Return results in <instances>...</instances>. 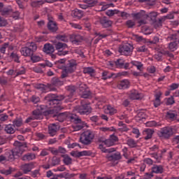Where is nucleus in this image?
Wrapping results in <instances>:
<instances>
[{
  "label": "nucleus",
  "mask_w": 179,
  "mask_h": 179,
  "mask_svg": "<svg viewBox=\"0 0 179 179\" xmlns=\"http://www.w3.org/2000/svg\"><path fill=\"white\" fill-rule=\"evenodd\" d=\"M142 93H140L139 91L136 90H132L130 92L129 99H131V100H140V99H142Z\"/></svg>",
  "instance_id": "nucleus-13"
},
{
  "label": "nucleus",
  "mask_w": 179,
  "mask_h": 179,
  "mask_svg": "<svg viewBox=\"0 0 179 179\" xmlns=\"http://www.w3.org/2000/svg\"><path fill=\"white\" fill-rule=\"evenodd\" d=\"M69 24L73 29H77L78 30H82V26L79 24L69 22Z\"/></svg>",
  "instance_id": "nucleus-53"
},
{
  "label": "nucleus",
  "mask_w": 179,
  "mask_h": 179,
  "mask_svg": "<svg viewBox=\"0 0 179 179\" xmlns=\"http://www.w3.org/2000/svg\"><path fill=\"white\" fill-rule=\"evenodd\" d=\"M127 143L128 146H129V148H138V141H136L132 138L128 139L127 141Z\"/></svg>",
  "instance_id": "nucleus-31"
},
{
  "label": "nucleus",
  "mask_w": 179,
  "mask_h": 179,
  "mask_svg": "<svg viewBox=\"0 0 179 179\" xmlns=\"http://www.w3.org/2000/svg\"><path fill=\"white\" fill-rule=\"evenodd\" d=\"M78 64L75 60H70L66 66L64 67L62 71L61 78L62 79L68 78L69 73H73L76 71V66Z\"/></svg>",
  "instance_id": "nucleus-3"
},
{
  "label": "nucleus",
  "mask_w": 179,
  "mask_h": 179,
  "mask_svg": "<svg viewBox=\"0 0 179 179\" xmlns=\"http://www.w3.org/2000/svg\"><path fill=\"white\" fill-rule=\"evenodd\" d=\"M137 117H138V118H139V120H145L146 119V115L143 112L138 113L137 115Z\"/></svg>",
  "instance_id": "nucleus-64"
},
{
  "label": "nucleus",
  "mask_w": 179,
  "mask_h": 179,
  "mask_svg": "<svg viewBox=\"0 0 179 179\" xmlns=\"http://www.w3.org/2000/svg\"><path fill=\"white\" fill-rule=\"evenodd\" d=\"M136 50L138 52H146V51H148V48H146L145 45H143L137 48Z\"/></svg>",
  "instance_id": "nucleus-56"
},
{
  "label": "nucleus",
  "mask_w": 179,
  "mask_h": 179,
  "mask_svg": "<svg viewBox=\"0 0 179 179\" xmlns=\"http://www.w3.org/2000/svg\"><path fill=\"white\" fill-rule=\"evenodd\" d=\"M71 16L74 17V19H82L83 17V12L78 9H75L71 12Z\"/></svg>",
  "instance_id": "nucleus-21"
},
{
  "label": "nucleus",
  "mask_w": 179,
  "mask_h": 179,
  "mask_svg": "<svg viewBox=\"0 0 179 179\" xmlns=\"http://www.w3.org/2000/svg\"><path fill=\"white\" fill-rule=\"evenodd\" d=\"M118 89L124 90L129 87V81L128 80H122L120 81L117 84Z\"/></svg>",
  "instance_id": "nucleus-20"
},
{
  "label": "nucleus",
  "mask_w": 179,
  "mask_h": 179,
  "mask_svg": "<svg viewBox=\"0 0 179 179\" xmlns=\"http://www.w3.org/2000/svg\"><path fill=\"white\" fill-rule=\"evenodd\" d=\"M61 163V159L57 157H53L52 159V166H58Z\"/></svg>",
  "instance_id": "nucleus-50"
},
{
  "label": "nucleus",
  "mask_w": 179,
  "mask_h": 179,
  "mask_svg": "<svg viewBox=\"0 0 179 179\" xmlns=\"http://www.w3.org/2000/svg\"><path fill=\"white\" fill-rule=\"evenodd\" d=\"M31 177L36 178L40 177V170H35L31 172Z\"/></svg>",
  "instance_id": "nucleus-55"
},
{
  "label": "nucleus",
  "mask_w": 179,
  "mask_h": 179,
  "mask_svg": "<svg viewBox=\"0 0 179 179\" xmlns=\"http://www.w3.org/2000/svg\"><path fill=\"white\" fill-rule=\"evenodd\" d=\"M99 149H100L101 152H103V153H111V152H114V148H113V150H107L106 149V148H104V145H103L102 144L99 145Z\"/></svg>",
  "instance_id": "nucleus-48"
},
{
  "label": "nucleus",
  "mask_w": 179,
  "mask_h": 179,
  "mask_svg": "<svg viewBox=\"0 0 179 179\" xmlns=\"http://www.w3.org/2000/svg\"><path fill=\"white\" fill-rule=\"evenodd\" d=\"M31 101L34 104H37V103L40 102V97H38L36 95H33L32 97H31Z\"/></svg>",
  "instance_id": "nucleus-59"
},
{
  "label": "nucleus",
  "mask_w": 179,
  "mask_h": 179,
  "mask_svg": "<svg viewBox=\"0 0 179 179\" xmlns=\"http://www.w3.org/2000/svg\"><path fill=\"white\" fill-rule=\"evenodd\" d=\"M162 135H174L176 134V129L171 127H164L161 130Z\"/></svg>",
  "instance_id": "nucleus-19"
},
{
  "label": "nucleus",
  "mask_w": 179,
  "mask_h": 179,
  "mask_svg": "<svg viewBox=\"0 0 179 179\" xmlns=\"http://www.w3.org/2000/svg\"><path fill=\"white\" fill-rule=\"evenodd\" d=\"M100 131L102 132H114L115 131V128L110 127H101Z\"/></svg>",
  "instance_id": "nucleus-46"
},
{
  "label": "nucleus",
  "mask_w": 179,
  "mask_h": 179,
  "mask_svg": "<svg viewBox=\"0 0 179 179\" xmlns=\"http://www.w3.org/2000/svg\"><path fill=\"white\" fill-rule=\"evenodd\" d=\"M70 41L73 44H79L83 41V36L79 34H72L70 36Z\"/></svg>",
  "instance_id": "nucleus-14"
},
{
  "label": "nucleus",
  "mask_w": 179,
  "mask_h": 179,
  "mask_svg": "<svg viewBox=\"0 0 179 179\" xmlns=\"http://www.w3.org/2000/svg\"><path fill=\"white\" fill-rule=\"evenodd\" d=\"M107 16H114V15H118L120 13V10H108L106 12Z\"/></svg>",
  "instance_id": "nucleus-44"
},
{
  "label": "nucleus",
  "mask_w": 179,
  "mask_h": 179,
  "mask_svg": "<svg viewBox=\"0 0 179 179\" xmlns=\"http://www.w3.org/2000/svg\"><path fill=\"white\" fill-rule=\"evenodd\" d=\"M48 29L52 33H55L57 30H58V25L57 24V22L53 20H49L48 23Z\"/></svg>",
  "instance_id": "nucleus-17"
},
{
  "label": "nucleus",
  "mask_w": 179,
  "mask_h": 179,
  "mask_svg": "<svg viewBox=\"0 0 179 179\" xmlns=\"http://www.w3.org/2000/svg\"><path fill=\"white\" fill-rule=\"evenodd\" d=\"M106 158L109 162H117L121 160V154L120 152L108 154L106 155Z\"/></svg>",
  "instance_id": "nucleus-15"
},
{
  "label": "nucleus",
  "mask_w": 179,
  "mask_h": 179,
  "mask_svg": "<svg viewBox=\"0 0 179 179\" xmlns=\"http://www.w3.org/2000/svg\"><path fill=\"white\" fill-rule=\"evenodd\" d=\"M33 163L25 164L22 166V170L24 174H27V173H30L33 169Z\"/></svg>",
  "instance_id": "nucleus-26"
},
{
  "label": "nucleus",
  "mask_w": 179,
  "mask_h": 179,
  "mask_svg": "<svg viewBox=\"0 0 179 179\" xmlns=\"http://www.w3.org/2000/svg\"><path fill=\"white\" fill-rule=\"evenodd\" d=\"M36 159V155L34 153H27L22 156V160L23 162H31Z\"/></svg>",
  "instance_id": "nucleus-23"
},
{
  "label": "nucleus",
  "mask_w": 179,
  "mask_h": 179,
  "mask_svg": "<svg viewBox=\"0 0 179 179\" xmlns=\"http://www.w3.org/2000/svg\"><path fill=\"white\" fill-rule=\"evenodd\" d=\"M93 139H94V135H81L80 137V141L83 145H90Z\"/></svg>",
  "instance_id": "nucleus-12"
},
{
  "label": "nucleus",
  "mask_w": 179,
  "mask_h": 179,
  "mask_svg": "<svg viewBox=\"0 0 179 179\" xmlns=\"http://www.w3.org/2000/svg\"><path fill=\"white\" fill-rule=\"evenodd\" d=\"M163 171H164V169L162 166L154 165L152 167V173H155L156 174H162L163 173Z\"/></svg>",
  "instance_id": "nucleus-27"
},
{
  "label": "nucleus",
  "mask_w": 179,
  "mask_h": 179,
  "mask_svg": "<svg viewBox=\"0 0 179 179\" xmlns=\"http://www.w3.org/2000/svg\"><path fill=\"white\" fill-rule=\"evenodd\" d=\"M165 101H166V106H173V104H174V103H176V101L174 100V97L173 96H171L169 98H166L165 99Z\"/></svg>",
  "instance_id": "nucleus-43"
},
{
  "label": "nucleus",
  "mask_w": 179,
  "mask_h": 179,
  "mask_svg": "<svg viewBox=\"0 0 179 179\" xmlns=\"http://www.w3.org/2000/svg\"><path fill=\"white\" fill-rule=\"evenodd\" d=\"M89 151L75 152L72 151L71 155L73 157H80L82 156H89Z\"/></svg>",
  "instance_id": "nucleus-24"
},
{
  "label": "nucleus",
  "mask_w": 179,
  "mask_h": 179,
  "mask_svg": "<svg viewBox=\"0 0 179 179\" xmlns=\"http://www.w3.org/2000/svg\"><path fill=\"white\" fill-rule=\"evenodd\" d=\"M72 94H70L64 97V96L62 95H52V99L50 100V106H53V111H61V110L64 109V107L59 105V102L64 100V99L65 103H72V101H73V98L72 97Z\"/></svg>",
  "instance_id": "nucleus-2"
},
{
  "label": "nucleus",
  "mask_w": 179,
  "mask_h": 179,
  "mask_svg": "<svg viewBox=\"0 0 179 179\" xmlns=\"http://www.w3.org/2000/svg\"><path fill=\"white\" fill-rule=\"evenodd\" d=\"M56 38L60 41H64V43H68V41H69V39H68V36H66V35H57Z\"/></svg>",
  "instance_id": "nucleus-39"
},
{
  "label": "nucleus",
  "mask_w": 179,
  "mask_h": 179,
  "mask_svg": "<svg viewBox=\"0 0 179 179\" xmlns=\"http://www.w3.org/2000/svg\"><path fill=\"white\" fill-rule=\"evenodd\" d=\"M110 78H113V73L107 71H104L102 72V79L103 80H107V79H110Z\"/></svg>",
  "instance_id": "nucleus-33"
},
{
  "label": "nucleus",
  "mask_w": 179,
  "mask_h": 179,
  "mask_svg": "<svg viewBox=\"0 0 179 179\" xmlns=\"http://www.w3.org/2000/svg\"><path fill=\"white\" fill-rule=\"evenodd\" d=\"M15 73V76H20V75H24V73H26V69L23 66H20V68L17 69Z\"/></svg>",
  "instance_id": "nucleus-34"
},
{
  "label": "nucleus",
  "mask_w": 179,
  "mask_h": 179,
  "mask_svg": "<svg viewBox=\"0 0 179 179\" xmlns=\"http://www.w3.org/2000/svg\"><path fill=\"white\" fill-rule=\"evenodd\" d=\"M124 60L123 59H118L115 62V65L117 68H124Z\"/></svg>",
  "instance_id": "nucleus-35"
},
{
  "label": "nucleus",
  "mask_w": 179,
  "mask_h": 179,
  "mask_svg": "<svg viewBox=\"0 0 179 179\" xmlns=\"http://www.w3.org/2000/svg\"><path fill=\"white\" fill-rule=\"evenodd\" d=\"M155 130L153 129H145L143 131V135H153Z\"/></svg>",
  "instance_id": "nucleus-49"
},
{
  "label": "nucleus",
  "mask_w": 179,
  "mask_h": 179,
  "mask_svg": "<svg viewBox=\"0 0 179 179\" xmlns=\"http://www.w3.org/2000/svg\"><path fill=\"white\" fill-rule=\"evenodd\" d=\"M68 92H69L70 94H73V93H75V92H76V87H75V86L73 85H69L66 87Z\"/></svg>",
  "instance_id": "nucleus-52"
},
{
  "label": "nucleus",
  "mask_w": 179,
  "mask_h": 179,
  "mask_svg": "<svg viewBox=\"0 0 179 179\" xmlns=\"http://www.w3.org/2000/svg\"><path fill=\"white\" fill-rule=\"evenodd\" d=\"M45 108V106H44V105L38 106L37 108L32 112V117L34 120H41Z\"/></svg>",
  "instance_id": "nucleus-9"
},
{
  "label": "nucleus",
  "mask_w": 179,
  "mask_h": 179,
  "mask_svg": "<svg viewBox=\"0 0 179 179\" xmlns=\"http://www.w3.org/2000/svg\"><path fill=\"white\" fill-rule=\"evenodd\" d=\"M132 51H134V46L129 43H126L119 48V52L122 55H131Z\"/></svg>",
  "instance_id": "nucleus-8"
},
{
  "label": "nucleus",
  "mask_w": 179,
  "mask_h": 179,
  "mask_svg": "<svg viewBox=\"0 0 179 179\" xmlns=\"http://www.w3.org/2000/svg\"><path fill=\"white\" fill-rule=\"evenodd\" d=\"M13 171V168L12 167H10L8 169L0 170L1 174H3L4 176H10V174H12Z\"/></svg>",
  "instance_id": "nucleus-36"
},
{
  "label": "nucleus",
  "mask_w": 179,
  "mask_h": 179,
  "mask_svg": "<svg viewBox=\"0 0 179 179\" xmlns=\"http://www.w3.org/2000/svg\"><path fill=\"white\" fill-rule=\"evenodd\" d=\"M70 120L72 122H74L75 124H80L81 125H76L75 127L74 131H80L83 127H86V122L82 121L80 118L77 117L76 115H71L70 116Z\"/></svg>",
  "instance_id": "nucleus-6"
},
{
  "label": "nucleus",
  "mask_w": 179,
  "mask_h": 179,
  "mask_svg": "<svg viewBox=\"0 0 179 179\" xmlns=\"http://www.w3.org/2000/svg\"><path fill=\"white\" fill-rule=\"evenodd\" d=\"M166 118L171 120V121H174L177 118V113L174 110H169L166 112Z\"/></svg>",
  "instance_id": "nucleus-25"
},
{
  "label": "nucleus",
  "mask_w": 179,
  "mask_h": 179,
  "mask_svg": "<svg viewBox=\"0 0 179 179\" xmlns=\"http://www.w3.org/2000/svg\"><path fill=\"white\" fill-rule=\"evenodd\" d=\"M94 73V69L92 67H87L84 69V73Z\"/></svg>",
  "instance_id": "nucleus-57"
},
{
  "label": "nucleus",
  "mask_w": 179,
  "mask_h": 179,
  "mask_svg": "<svg viewBox=\"0 0 179 179\" xmlns=\"http://www.w3.org/2000/svg\"><path fill=\"white\" fill-rule=\"evenodd\" d=\"M104 113L106 114H110V115H113L114 114H117V109H115L114 107L109 105L104 109Z\"/></svg>",
  "instance_id": "nucleus-28"
},
{
  "label": "nucleus",
  "mask_w": 179,
  "mask_h": 179,
  "mask_svg": "<svg viewBox=\"0 0 179 179\" xmlns=\"http://www.w3.org/2000/svg\"><path fill=\"white\" fill-rule=\"evenodd\" d=\"M31 5L33 8H38L40 5H44V1L41 0V1H32Z\"/></svg>",
  "instance_id": "nucleus-42"
},
{
  "label": "nucleus",
  "mask_w": 179,
  "mask_h": 179,
  "mask_svg": "<svg viewBox=\"0 0 179 179\" xmlns=\"http://www.w3.org/2000/svg\"><path fill=\"white\" fill-rule=\"evenodd\" d=\"M133 17H135V19L139 20V19H145V15L142 13H134L132 15Z\"/></svg>",
  "instance_id": "nucleus-51"
},
{
  "label": "nucleus",
  "mask_w": 179,
  "mask_h": 179,
  "mask_svg": "<svg viewBox=\"0 0 179 179\" xmlns=\"http://www.w3.org/2000/svg\"><path fill=\"white\" fill-rule=\"evenodd\" d=\"M76 111L77 113H79L81 115H89L90 113H92V107H90V105L85 103H82L80 106H76L75 108Z\"/></svg>",
  "instance_id": "nucleus-5"
},
{
  "label": "nucleus",
  "mask_w": 179,
  "mask_h": 179,
  "mask_svg": "<svg viewBox=\"0 0 179 179\" xmlns=\"http://www.w3.org/2000/svg\"><path fill=\"white\" fill-rule=\"evenodd\" d=\"M178 45H177V42H171L169 45V48L170 51H176L177 50Z\"/></svg>",
  "instance_id": "nucleus-40"
},
{
  "label": "nucleus",
  "mask_w": 179,
  "mask_h": 179,
  "mask_svg": "<svg viewBox=\"0 0 179 179\" xmlns=\"http://www.w3.org/2000/svg\"><path fill=\"white\" fill-rule=\"evenodd\" d=\"M8 118H9V116L6 114L0 115V121L1 122H5V121H7Z\"/></svg>",
  "instance_id": "nucleus-60"
},
{
  "label": "nucleus",
  "mask_w": 179,
  "mask_h": 179,
  "mask_svg": "<svg viewBox=\"0 0 179 179\" xmlns=\"http://www.w3.org/2000/svg\"><path fill=\"white\" fill-rule=\"evenodd\" d=\"M43 51V52H45V54L51 55L53 54L55 50L54 49V46L51 43H45L44 45Z\"/></svg>",
  "instance_id": "nucleus-16"
},
{
  "label": "nucleus",
  "mask_w": 179,
  "mask_h": 179,
  "mask_svg": "<svg viewBox=\"0 0 179 179\" xmlns=\"http://www.w3.org/2000/svg\"><path fill=\"white\" fill-rule=\"evenodd\" d=\"M55 48L58 50L57 55L59 56L66 55L69 52V51L66 50L68 48L66 43L58 42L55 44Z\"/></svg>",
  "instance_id": "nucleus-7"
},
{
  "label": "nucleus",
  "mask_w": 179,
  "mask_h": 179,
  "mask_svg": "<svg viewBox=\"0 0 179 179\" xmlns=\"http://www.w3.org/2000/svg\"><path fill=\"white\" fill-rule=\"evenodd\" d=\"M126 24L128 27L132 28L135 26V21H132V20H129L127 21Z\"/></svg>",
  "instance_id": "nucleus-62"
},
{
  "label": "nucleus",
  "mask_w": 179,
  "mask_h": 179,
  "mask_svg": "<svg viewBox=\"0 0 179 179\" xmlns=\"http://www.w3.org/2000/svg\"><path fill=\"white\" fill-rule=\"evenodd\" d=\"M5 131L6 132V134H15V126L13 124L6 125L5 127Z\"/></svg>",
  "instance_id": "nucleus-30"
},
{
  "label": "nucleus",
  "mask_w": 179,
  "mask_h": 179,
  "mask_svg": "<svg viewBox=\"0 0 179 179\" xmlns=\"http://www.w3.org/2000/svg\"><path fill=\"white\" fill-rule=\"evenodd\" d=\"M35 51H37V45L34 42L31 43L29 47H24L20 49L21 55L23 57H31Z\"/></svg>",
  "instance_id": "nucleus-4"
},
{
  "label": "nucleus",
  "mask_w": 179,
  "mask_h": 179,
  "mask_svg": "<svg viewBox=\"0 0 179 179\" xmlns=\"http://www.w3.org/2000/svg\"><path fill=\"white\" fill-rule=\"evenodd\" d=\"M41 59H43V57L37 55H34L31 57V61H32V62H40Z\"/></svg>",
  "instance_id": "nucleus-45"
},
{
  "label": "nucleus",
  "mask_w": 179,
  "mask_h": 179,
  "mask_svg": "<svg viewBox=\"0 0 179 179\" xmlns=\"http://www.w3.org/2000/svg\"><path fill=\"white\" fill-rule=\"evenodd\" d=\"M63 162L64 164H66V166H69V164H72V158H71V157L68 155H64Z\"/></svg>",
  "instance_id": "nucleus-37"
},
{
  "label": "nucleus",
  "mask_w": 179,
  "mask_h": 179,
  "mask_svg": "<svg viewBox=\"0 0 179 179\" xmlns=\"http://www.w3.org/2000/svg\"><path fill=\"white\" fill-rule=\"evenodd\" d=\"M162 92H158L155 95V100L153 101V104L154 107L155 108H157L162 104V101L160 100V98L162 97Z\"/></svg>",
  "instance_id": "nucleus-18"
},
{
  "label": "nucleus",
  "mask_w": 179,
  "mask_h": 179,
  "mask_svg": "<svg viewBox=\"0 0 179 179\" xmlns=\"http://www.w3.org/2000/svg\"><path fill=\"white\" fill-rule=\"evenodd\" d=\"M179 84L178 83H172L171 85H169L170 90H176V89H178Z\"/></svg>",
  "instance_id": "nucleus-63"
},
{
  "label": "nucleus",
  "mask_w": 179,
  "mask_h": 179,
  "mask_svg": "<svg viewBox=\"0 0 179 179\" xmlns=\"http://www.w3.org/2000/svg\"><path fill=\"white\" fill-rule=\"evenodd\" d=\"M36 89H38V90H41V92H43V93L47 92L48 90V87L44 84H36L35 85Z\"/></svg>",
  "instance_id": "nucleus-32"
},
{
  "label": "nucleus",
  "mask_w": 179,
  "mask_h": 179,
  "mask_svg": "<svg viewBox=\"0 0 179 179\" xmlns=\"http://www.w3.org/2000/svg\"><path fill=\"white\" fill-rule=\"evenodd\" d=\"M34 72H36V73H43V69L40 66H36L33 68Z\"/></svg>",
  "instance_id": "nucleus-58"
},
{
  "label": "nucleus",
  "mask_w": 179,
  "mask_h": 179,
  "mask_svg": "<svg viewBox=\"0 0 179 179\" xmlns=\"http://www.w3.org/2000/svg\"><path fill=\"white\" fill-rule=\"evenodd\" d=\"M15 148L8 152V162H13L15 160V156L20 157L26 149H27V143H22L20 141H15L13 143Z\"/></svg>",
  "instance_id": "nucleus-1"
},
{
  "label": "nucleus",
  "mask_w": 179,
  "mask_h": 179,
  "mask_svg": "<svg viewBox=\"0 0 179 179\" xmlns=\"http://www.w3.org/2000/svg\"><path fill=\"white\" fill-rule=\"evenodd\" d=\"M58 131V125L55 124H50L48 127V132L51 135L55 134Z\"/></svg>",
  "instance_id": "nucleus-29"
},
{
  "label": "nucleus",
  "mask_w": 179,
  "mask_h": 179,
  "mask_svg": "<svg viewBox=\"0 0 179 179\" xmlns=\"http://www.w3.org/2000/svg\"><path fill=\"white\" fill-rule=\"evenodd\" d=\"M58 111L59 110H54L53 107L52 110H48V114H54L56 113L57 114L53 115V117H56V120H57V121L59 122H64V120L66 119V115L64 113H58Z\"/></svg>",
  "instance_id": "nucleus-10"
},
{
  "label": "nucleus",
  "mask_w": 179,
  "mask_h": 179,
  "mask_svg": "<svg viewBox=\"0 0 179 179\" xmlns=\"http://www.w3.org/2000/svg\"><path fill=\"white\" fill-rule=\"evenodd\" d=\"M118 127H123V128L119 129V131H120V132H127V131H128V128H127L125 124H124V122H119Z\"/></svg>",
  "instance_id": "nucleus-47"
},
{
  "label": "nucleus",
  "mask_w": 179,
  "mask_h": 179,
  "mask_svg": "<svg viewBox=\"0 0 179 179\" xmlns=\"http://www.w3.org/2000/svg\"><path fill=\"white\" fill-rule=\"evenodd\" d=\"M99 142H103L105 145L108 147L113 146L115 144V142H118V137L115 135H111L108 139L103 141L101 139L99 140Z\"/></svg>",
  "instance_id": "nucleus-11"
},
{
  "label": "nucleus",
  "mask_w": 179,
  "mask_h": 179,
  "mask_svg": "<svg viewBox=\"0 0 179 179\" xmlns=\"http://www.w3.org/2000/svg\"><path fill=\"white\" fill-rule=\"evenodd\" d=\"M13 12V10H12V8H4L2 11H1V15H3V16L6 15H9V13H12Z\"/></svg>",
  "instance_id": "nucleus-54"
},
{
  "label": "nucleus",
  "mask_w": 179,
  "mask_h": 179,
  "mask_svg": "<svg viewBox=\"0 0 179 179\" xmlns=\"http://www.w3.org/2000/svg\"><path fill=\"white\" fill-rule=\"evenodd\" d=\"M10 57L12 58V59H13V61H15V62H17V64L20 63V57H19V55H17V53L12 52L10 54Z\"/></svg>",
  "instance_id": "nucleus-38"
},
{
  "label": "nucleus",
  "mask_w": 179,
  "mask_h": 179,
  "mask_svg": "<svg viewBox=\"0 0 179 179\" xmlns=\"http://www.w3.org/2000/svg\"><path fill=\"white\" fill-rule=\"evenodd\" d=\"M90 94H92V93H90V91L86 90L85 92H83L81 97H83V99H89V96H90Z\"/></svg>",
  "instance_id": "nucleus-61"
},
{
  "label": "nucleus",
  "mask_w": 179,
  "mask_h": 179,
  "mask_svg": "<svg viewBox=\"0 0 179 179\" xmlns=\"http://www.w3.org/2000/svg\"><path fill=\"white\" fill-rule=\"evenodd\" d=\"M13 125L14 127H22V125L23 124V120H22V119H20V118L15 119L13 120Z\"/></svg>",
  "instance_id": "nucleus-41"
},
{
  "label": "nucleus",
  "mask_w": 179,
  "mask_h": 179,
  "mask_svg": "<svg viewBox=\"0 0 179 179\" xmlns=\"http://www.w3.org/2000/svg\"><path fill=\"white\" fill-rule=\"evenodd\" d=\"M100 23L102 24L103 27L105 28L110 27L111 24H113V22H111L110 20H108L106 17L100 19Z\"/></svg>",
  "instance_id": "nucleus-22"
}]
</instances>
